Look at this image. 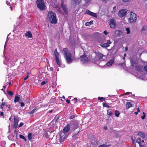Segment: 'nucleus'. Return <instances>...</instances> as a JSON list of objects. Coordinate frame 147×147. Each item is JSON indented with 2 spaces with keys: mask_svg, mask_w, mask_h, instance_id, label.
I'll use <instances>...</instances> for the list:
<instances>
[{
  "mask_svg": "<svg viewBox=\"0 0 147 147\" xmlns=\"http://www.w3.org/2000/svg\"><path fill=\"white\" fill-rule=\"evenodd\" d=\"M0 115L1 116H3L4 115L3 113V112H1L0 113Z\"/></svg>",
  "mask_w": 147,
  "mask_h": 147,
  "instance_id": "obj_58",
  "label": "nucleus"
},
{
  "mask_svg": "<svg viewBox=\"0 0 147 147\" xmlns=\"http://www.w3.org/2000/svg\"><path fill=\"white\" fill-rule=\"evenodd\" d=\"M115 62V60L113 59L107 62L106 63V65L110 67Z\"/></svg>",
  "mask_w": 147,
  "mask_h": 147,
  "instance_id": "obj_15",
  "label": "nucleus"
},
{
  "mask_svg": "<svg viewBox=\"0 0 147 147\" xmlns=\"http://www.w3.org/2000/svg\"><path fill=\"white\" fill-rule=\"evenodd\" d=\"M137 109V112H140V110H139V108H138Z\"/></svg>",
  "mask_w": 147,
  "mask_h": 147,
  "instance_id": "obj_61",
  "label": "nucleus"
},
{
  "mask_svg": "<svg viewBox=\"0 0 147 147\" xmlns=\"http://www.w3.org/2000/svg\"><path fill=\"white\" fill-rule=\"evenodd\" d=\"M117 9L116 8V6H115L114 7H113V10L111 11V12L113 13H114L116 12Z\"/></svg>",
  "mask_w": 147,
  "mask_h": 147,
  "instance_id": "obj_29",
  "label": "nucleus"
},
{
  "mask_svg": "<svg viewBox=\"0 0 147 147\" xmlns=\"http://www.w3.org/2000/svg\"><path fill=\"white\" fill-rule=\"evenodd\" d=\"M104 56L102 54L99 53L98 54V58L99 59L100 61H102L103 59V57Z\"/></svg>",
  "mask_w": 147,
  "mask_h": 147,
  "instance_id": "obj_20",
  "label": "nucleus"
},
{
  "mask_svg": "<svg viewBox=\"0 0 147 147\" xmlns=\"http://www.w3.org/2000/svg\"><path fill=\"white\" fill-rule=\"evenodd\" d=\"M25 36L27 38H30L32 37V34L30 31H28L26 33Z\"/></svg>",
  "mask_w": 147,
  "mask_h": 147,
  "instance_id": "obj_16",
  "label": "nucleus"
},
{
  "mask_svg": "<svg viewBox=\"0 0 147 147\" xmlns=\"http://www.w3.org/2000/svg\"><path fill=\"white\" fill-rule=\"evenodd\" d=\"M7 92L8 94L10 96H12L13 94V93L11 91L7 90Z\"/></svg>",
  "mask_w": 147,
  "mask_h": 147,
  "instance_id": "obj_30",
  "label": "nucleus"
},
{
  "mask_svg": "<svg viewBox=\"0 0 147 147\" xmlns=\"http://www.w3.org/2000/svg\"><path fill=\"white\" fill-rule=\"evenodd\" d=\"M139 146L140 147H145L144 144H140Z\"/></svg>",
  "mask_w": 147,
  "mask_h": 147,
  "instance_id": "obj_49",
  "label": "nucleus"
},
{
  "mask_svg": "<svg viewBox=\"0 0 147 147\" xmlns=\"http://www.w3.org/2000/svg\"><path fill=\"white\" fill-rule=\"evenodd\" d=\"M55 60L57 65L60 66L61 65V63L59 59H56Z\"/></svg>",
  "mask_w": 147,
  "mask_h": 147,
  "instance_id": "obj_26",
  "label": "nucleus"
},
{
  "mask_svg": "<svg viewBox=\"0 0 147 147\" xmlns=\"http://www.w3.org/2000/svg\"><path fill=\"white\" fill-rule=\"evenodd\" d=\"M66 102L67 103H69L70 102V101L68 100H66Z\"/></svg>",
  "mask_w": 147,
  "mask_h": 147,
  "instance_id": "obj_57",
  "label": "nucleus"
},
{
  "mask_svg": "<svg viewBox=\"0 0 147 147\" xmlns=\"http://www.w3.org/2000/svg\"><path fill=\"white\" fill-rule=\"evenodd\" d=\"M70 125H67L65 126L63 129V131L64 132H61L60 135V142H62L65 138H66L67 137L66 135H65V133L68 132L70 128Z\"/></svg>",
  "mask_w": 147,
  "mask_h": 147,
  "instance_id": "obj_3",
  "label": "nucleus"
},
{
  "mask_svg": "<svg viewBox=\"0 0 147 147\" xmlns=\"http://www.w3.org/2000/svg\"><path fill=\"white\" fill-rule=\"evenodd\" d=\"M141 31L143 32H145L147 31V27L146 26H144L141 29Z\"/></svg>",
  "mask_w": 147,
  "mask_h": 147,
  "instance_id": "obj_24",
  "label": "nucleus"
},
{
  "mask_svg": "<svg viewBox=\"0 0 147 147\" xmlns=\"http://www.w3.org/2000/svg\"><path fill=\"white\" fill-rule=\"evenodd\" d=\"M19 136H20V138L22 139H24L25 141H26V138L24 136H23V135H20Z\"/></svg>",
  "mask_w": 147,
  "mask_h": 147,
  "instance_id": "obj_33",
  "label": "nucleus"
},
{
  "mask_svg": "<svg viewBox=\"0 0 147 147\" xmlns=\"http://www.w3.org/2000/svg\"><path fill=\"white\" fill-rule=\"evenodd\" d=\"M53 131H51V132L50 131H49L48 132H46L45 133V136L47 137V138H49V137H50L49 136H50V134L51 133H53Z\"/></svg>",
  "mask_w": 147,
  "mask_h": 147,
  "instance_id": "obj_21",
  "label": "nucleus"
},
{
  "mask_svg": "<svg viewBox=\"0 0 147 147\" xmlns=\"http://www.w3.org/2000/svg\"><path fill=\"white\" fill-rule=\"evenodd\" d=\"M62 52L64 55L67 63L69 64L71 63L73 61L71 59V54L68 51L67 49L66 48H64Z\"/></svg>",
  "mask_w": 147,
  "mask_h": 147,
  "instance_id": "obj_2",
  "label": "nucleus"
},
{
  "mask_svg": "<svg viewBox=\"0 0 147 147\" xmlns=\"http://www.w3.org/2000/svg\"><path fill=\"white\" fill-rule=\"evenodd\" d=\"M130 93L129 92H127L122 95H121V96H123V95H128V94H129Z\"/></svg>",
  "mask_w": 147,
  "mask_h": 147,
  "instance_id": "obj_47",
  "label": "nucleus"
},
{
  "mask_svg": "<svg viewBox=\"0 0 147 147\" xmlns=\"http://www.w3.org/2000/svg\"><path fill=\"white\" fill-rule=\"evenodd\" d=\"M50 70L51 71H52L53 69V68L52 67H50Z\"/></svg>",
  "mask_w": 147,
  "mask_h": 147,
  "instance_id": "obj_64",
  "label": "nucleus"
},
{
  "mask_svg": "<svg viewBox=\"0 0 147 147\" xmlns=\"http://www.w3.org/2000/svg\"><path fill=\"white\" fill-rule=\"evenodd\" d=\"M103 106L104 107H106L108 108L110 107L106 103H103Z\"/></svg>",
  "mask_w": 147,
  "mask_h": 147,
  "instance_id": "obj_41",
  "label": "nucleus"
},
{
  "mask_svg": "<svg viewBox=\"0 0 147 147\" xmlns=\"http://www.w3.org/2000/svg\"><path fill=\"white\" fill-rule=\"evenodd\" d=\"M74 117V115H72L70 117V119H73Z\"/></svg>",
  "mask_w": 147,
  "mask_h": 147,
  "instance_id": "obj_55",
  "label": "nucleus"
},
{
  "mask_svg": "<svg viewBox=\"0 0 147 147\" xmlns=\"http://www.w3.org/2000/svg\"><path fill=\"white\" fill-rule=\"evenodd\" d=\"M116 22L115 19H112L110 21L109 26L112 28H114L116 26Z\"/></svg>",
  "mask_w": 147,
  "mask_h": 147,
  "instance_id": "obj_9",
  "label": "nucleus"
},
{
  "mask_svg": "<svg viewBox=\"0 0 147 147\" xmlns=\"http://www.w3.org/2000/svg\"><path fill=\"white\" fill-rule=\"evenodd\" d=\"M14 133H15L17 135L18 134V132H17V131H16V130H15L14 131Z\"/></svg>",
  "mask_w": 147,
  "mask_h": 147,
  "instance_id": "obj_60",
  "label": "nucleus"
},
{
  "mask_svg": "<svg viewBox=\"0 0 147 147\" xmlns=\"http://www.w3.org/2000/svg\"><path fill=\"white\" fill-rule=\"evenodd\" d=\"M61 6L65 14L67 15L68 14V10L66 6L63 4V2L62 3Z\"/></svg>",
  "mask_w": 147,
  "mask_h": 147,
  "instance_id": "obj_14",
  "label": "nucleus"
},
{
  "mask_svg": "<svg viewBox=\"0 0 147 147\" xmlns=\"http://www.w3.org/2000/svg\"><path fill=\"white\" fill-rule=\"evenodd\" d=\"M127 12V10L126 9H122L120 10L118 13V15L120 18H122L125 16Z\"/></svg>",
  "mask_w": 147,
  "mask_h": 147,
  "instance_id": "obj_7",
  "label": "nucleus"
},
{
  "mask_svg": "<svg viewBox=\"0 0 147 147\" xmlns=\"http://www.w3.org/2000/svg\"><path fill=\"white\" fill-rule=\"evenodd\" d=\"M110 145L109 144H102L98 146V147H109Z\"/></svg>",
  "mask_w": 147,
  "mask_h": 147,
  "instance_id": "obj_28",
  "label": "nucleus"
},
{
  "mask_svg": "<svg viewBox=\"0 0 147 147\" xmlns=\"http://www.w3.org/2000/svg\"><path fill=\"white\" fill-rule=\"evenodd\" d=\"M132 107V104L130 102H127L126 103V107L127 109Z\"/></svg>",
  "mask_w": 147,
  "mask_h": 147,
  "instance_id": "obj_25",
  "label": "nucleus"
},
{
  "mask_svg": "<svg viewBox=\"0 0 147 147\" xmlns=\"http://www.w3.org/2000/svg\"><path fill=\"white\" fill-rule=\"evenodd\" d=\"M115 115L117 117H118L119 115L120 114V113L118 112V111L117 110L115 111Z\"/></svg>",
  "mask_w": 147,
  "mask_h": 147,
  "instance_id": "obj_32",
  "label": "nucleus"
},
{
  "mask_svg": "<svg viewBox=\"0 0 147 147\" xmlns=\"http://www.w3.org/2000/svg\"><path fill=\"white\" fill-rule=\"evenodd\" d=\"M20 98L18 96H16L15 97L14 102L15 103H16L17 102H18L20 100Z\"/></svg>",
  "mask_w": 147,
  "mask_h": 147,
  "instance_id": "obj_22",
  "label": "nucleus"
},
{
  "mask_svg": "<svg viewBox=\"0 0 147 147\" xmlns=\"http://www.w3.org/2000/svg\"><path fill=\"white\" fill-rule=\"evenodd\" d=\"M121 34V32L119 30H116L115 33L116 36H119Z\"/></svg>",
  "mask_w": 147,
  "mask_h": 147,
  "instance_id": "obj_19",
  "label": "nucleus"
},
{
  "mask_svg": "<svg viewBox=\"0 0 147 147\" xmlns=\"http://www.w3.org/2000/svg\"><path fill=\"white\" fill-rule=\"evenodd\" d=\"M24 125V123L23 122H21L18 125V126L19 127H20Z\"/></svg>",
  "mask_w": 147,
  "mask_h": 147,
  "instance_id": "obj_43",
  "label": "nucleus"
},
{
  "mask_svg": "<svg viewBox=\"0 0 147 147\" xmlns=\"http://www.w3.org/2000/svg\"><path fill=\"white\" fill-rule=\"evenodd\" d=\"M85 14L89 15L93 17L97 18V14L96 13H94L89 10L88 9H86V11Z\"/></svg>",
  "mask_w": 147,
  "mask_h": 147,
  "instance_id": "obj_8",
  "label": "nucleus"
},
{
  "mask_svg": "<svg viewBox=\"0 0 147 147\" xmlns=\"http://www.w3.org/2000/svg\"><path fill=\"white\" fill-rule=\"evenodd\" d=\"M70 125L71 127L73 129H75L78 128L79 123L78 122L75 121L73 123H71Z\"/></svg>",
  "mask_w": 147,
  "mask_h": 147,
  "instance_id": "obj_12",
  "label": "nucleus"
},
{
  "mask_svg": "<svg viewBox=\"0 0 147 147\" xmlns=\"http://www.w3.org/2000/svg\"><path fill=\"white\" fill-rule=\"evenodd\" d=\"M80 59L82 62L85 65L89 64L90 62L88 57L84 55L80 57Z\"/></svg>",
  "mask_w": 147,
  "mask_h": 147,
  "instance_id": "obj_6",
  "label": "nucleus"
},
{
  "mask_svg": "<svg viewBox=\"0 0 147 147\" xmlns=\"http://www.w3.org/2000/svg\"><path fill=\"white\" fill-rule=\"evenodd\" d=\"M130 61L131 65L133 67L134 66V64L136 63L132 59L130 60Z\"/></svg>",
  "mask_w": 147,
  "mask_h": 147,
  "instance_id": "obj_36",
  "label": "nucleus"
},
{
  "mask_svg": "<svg viewBox=\"0 0 147 147\" xmlns=\"http://www.w3.org/2000/svg\"><path fill=\"white\" fill-rule=\"evenodd\" d=\"M138 112H134V114L136 115H137L138 113Z\"/></svg>",
  "mask_w": 147,
  "mask_h": 147,
  "instance_id": "obj_63",
  "label": "nucleus"
},
{
  "mask_svg": "<svg viewBox=\"0 0 147 147\" xmlns=\"http://www.w3.org/2000/svg\"><path fill=\"white\" fill-rule=\"evenodd\" d=\"M107 114L109 116H111L112 114V113L111 111H110L109 112V111H107Z\"/></svg>",
  "mask_w": 147,
  "mask_h": 147,
  "instance_id": "obj_42",
  "label": "nucleus"
},
{
  "mask_svg": "<svg viewBox=\"0 0 147 147\" xmlns=\"http://www.w3.org/2000/svg\"><path fill=\"white\" fill-rule=\"evenodd\" d=\"M47 18L51 24H56L57 22L56 16L55 13L54 12L49 11L48 14Z\"/></svg>",
  "mask_w": 147,
  "mask_h": 147,
  "instance_id": "obj_1",
  "label": "nucleus"
},
{
  "mask_svg": "<svg viewBox=\"0 0 147 147\" xmlns=\"http://www.w3.org/2000/svg\"><path fill=\"white\" fill-rule=\"evenodd\" d=\"M4 63L5 65H7L8 67L11 66V61L7 57L5 58V59L4 61Z\"/></svg>",
  "mask_w": 147,
  "mask_h": 147,
  "instance_id": "obj_13",
  "label": "nucleus"
},
{
  "mask_svg": "<svg viewBox=\"0 0 147 147\" xmlns=\"http://www.w3.org/2000/svg\"><path fill=\"white\" fill-rule=\"evenodd\" d=\"M54 55L55 57V59H59V53L57 52L56 49H55L54 51Z\"/></svg>",
  "mask_w": 147,
  "mask_h": 147,
  "instance_id": "obj_17",
  "label": "nucleus"
},
{
  "mask_svg": "<svg viewBox=\"0 0 147 147\" xmlns=\"http://www.w3.org/2000/svg\"><path fill=\"white\" fill-rule=\"evenodd\" d=\"M112 42L110 40H107V42H105L104 44H101L100 45L101 47L107 48L110 46V45L111 44Z\"/></svg>",
  "mask_w": 147,
  "mask_h": 147,
  "instance_id": "obj_10",
  "label": "nucleus"
},
{
  "mask_svg": "<svg viewBox=\"0 0 147 147\" xmlns=\"http://www.w3.org/2000/svg\"><path fill=\"white\" fill-rule=\"evenodd\" d=\"M5 105V103L4 102H2V104L1 105V108L2 109L4 105Z\"/></svg>",
  "mask_w": 147,
  "mask_h": 147,
  "instance_id": "obj_45",
  "label": "nucleus"
},
{
  "mask_svg": "<svg viewBox=\"0 0 147 147\" xmlns=\"http://www.w3.org/2000/svg\"><path fill=\"white\" fill-rule=\"evenodd\" d=\"M36 108H34V109L32 111H31L30 112V114H33L34 113V111H35L36 110Z\"/></svg>",
  "mask_w": 147,
  "mask_h": 147,
  "instance_id": "obj_44",
  "label": "nucleus"
},
{
  "mask_svg": "<svg viewBox=\"0 0 147 147\" xmlns=\"http://www.w3.org/2000/svg\"><path fill=\"white\" fill-rule=\"evenodd\" d=\"M135 68L136 69V70L138 71H140L141 69V67L139 66H136Z\"/></svg>",
  "mask_w": 147,
  "mask_h": 147,
  "instance_id": "obj_34",
  "label": "nucleus"
},
{
  "mask_svg": "<svg viewBox=\"0 0 147 147\" xmlns=\"http://www.w3.org/2000/svg\"><path fill=\"white\" fill-rule=\"evenodd\" d=\"M143 113L144 114L143 116H141V117L142 119H145V113L144 112H143Z\"/></svg>",
  "mask_w": 147,
  "mask_h": 147,
  "instance_id": "obj_40",
  "label": "nucleus"
},
{
  "mask_svg": "<svg viewBox=\"0 0 147 147\" xmlns=\"http://www.w3.org/2000/svg\"><path fill=\"white\" fill-rule=\"evenodd\" d=\"M90 0H85V2L86 5H88L89 4V3L90 2Z\"/></svg>",
  "mask_w": 147,
  "mask_h": 147,
  "instance_id": "obj_38",
  "label": "nucleus"
},
{
  "mask_svg": "<svg viewBox=\"0 0 147 147\" xmlns=\"http://www.w3.org/2000/svg\"><path fill=\"white\" fill-rule=\"evenodd\" d=\"M103 33H104L105 34V35H107V34H108V32H107L106 31V30H105L103 32Z\"/></svg>",
  "mask_w": 147,
  "mask_h": 147,
  "instance_id": "obj_51",
  "label": "nucleus"
},
{
  "mask_svg": "<svg viewBox=\"0 0 147 147\" xmlns=\"http://www.w3.org/2000/svg\"><path fill=\"white\" fill-rule=\"evenodd\" d=\"M25 106V104L23 102H21L20 103V106L21 107H23Z\"/></svg>",
  "mask_w": 147,
  "mask_h": 147,
  "instance_id": "obj_48",
  "label": "nucleus"
},
{
  "mask_svg": "<svg viewBox=\"0 0 147 147\" xmlns=\"http://www.w3.org/2000/svg\"><path fill=\"white\" fill-rule=\"evenodd\" d=\"M81 0H73L74 4L76 5L79 4L81 2Z\"/></svg>",
  "mask_w": 147,
  "mask_h": 147,
  "instance_id": "obj_23",
  "label": "nucleus"
},
{
  "mask_svg": "<svg viewBox=\"0 0 147 147\" xmlns=\"http://www.w3.org/2000/svg\"><path fill=\"white\" fill-rule=\"evenodd\" d=\"M126 31H127V33L128 34H129L130 33L129 29V28H126Z\"/></svg>",
  "mask_w": 147,
  "mask_h": 147,
  "instance_id": "obj_39",
  "label": "nucleus"
},
{
  "mask_svg": "<svg viewBox=\"0 0 147 147\" xmlns=\"http://www.w3.org/2000/svg\"><path fill=\"white\" fill-rule=\"evenodd\" d=\"M107 128L106 127H104V129L105 130H107Z\"/></svg>",
  "mask_w": 147,
  "mask_h": 147,
  "instance_id": "obj_62",
  "label": "nucleus"
},
{
  "mask_svg": "<svg viewBox=\"0 0 147 147\" xmlns=\"http://www.w3.org/2000/svg\"><path fill=\"white\" fill-rule=\"evenodd\" d=\"M123 2H126L128 1L129 0H121Z\"/></svg>",
  "mask_w": 147,
  "mask_h": 147,
  "instance_id": "obj_52",
  "label": "nucleus"
},
{
  "mask_svg": "<svg viewBox=\"0 0 147 147\" xmlns=\"http://www.w3.org/2000/svg\"><path fill=\"white\" fill-rule=\"evenodd\" d=\"M28 78V75H27V76L26 77L24 78V80H26Z\"/></svg>",
  "mask_w": 147,
  "mask_h": 147,
  "instance_id": "obj_54",
  "label": "nucleus"
},
{
  "mask_svg": "<svg viewBox=\"0 0 147 147\" xmlns=\"http://www.w3.org/2000/svg\"><path fill=\"white\" fill-rule=\"evenodd\" d=\"M93 21H90L89 22H87L85 23V25L86 26H88L92 24Z\"/></svg>",
  "mask_w": 147,
  "mask_h": 147,
  "instance_id": "obj_27",
  "label": "nucleus"
},
{
  "mask_svg": "<svg viewBox=\"0 0 147 147\" xmlns=\"http://www.w3.org/2000/svg\"><path fill=\"white\" fill-rule=\"evenodd\" d=\"M120 65L122 66L123 67H124V66H125V63H123L120 64Z\"/></svg>",
  "mask_w": 147,
  "mask_h": 147,
  "instance_id": "obj_50",
  "label": "nucleus"
},
{
  "mask_svg": "<svg viewBox=\"0 0 147 147\" xmlns=\"http://www.w3.org/2000/svg\"><path fill=\"white\" fill-rule=\"evenodd\" d=\"M14 122L13 124V127L16 128L18 125V123L19 121V118L16 117H14Z\"/></svg>",
  "mask_w": 147,
  "mask_h": 147,
  "instance_id": "obj_11",
  "label": "nucleus"
},
{
  "mask_svg": "<svg viewBox=\"0 0 147 147\" xmlns=\"http://www.w3.org/2000/svg\"><path fill=\"white\" fill-rule=\"evenodd\" d=\"M128 50V47H126L125 48V51H127Z\"/></svg>",
  "mask_w": 147,
  "mask_h": 147,
  "instance_id": "obj_56",
  "label": "nucleus"
},
{
  "mask_svg": "<svg viewBox=\"0 0 147 147\" xmlns=\"http://www.w3.org/2000/svg\"><path fill=\"white\" fill-rule=\"evenodd\" d=\"M46 81H43L41 83V84L42 85H43L45 84H46Z\"/></svg>",
  "mask_w": 147,
  "mask_h": 147,
  "instance_id": "obj_46",
  "label": "nucleus"
},
{
  "mask_svg": "<svg viewBox=\"0 0 147 147\" xmlns=\"http://www.w3.org/2000/svg\"><path fill=\"white\" fill-rule=\"evenodd\" d=\"M128 21L131 23L135 22L137 20L136 14L133 12H131L128 15Z\"/></svg>",
  "mask_w": 147,
  "mask_h": 147,
  "instance_id": "obj_5",
  "label": "nucleus"
},
{
  "mask_svg": "<svg viewBox=\"0 0 147 147\" xmlns=\"http://www.w3.org/2000/svg\"><path fill=\"white\" fill-rule=\"evenodd\" d=\"M37 7L40 10H44L45 9V5L44 0H37Z\"/></svg>",
  "mask_w": 147,
  "mask_h": 147,
  "instance_id": "obj_4",
  "label": "nucleus"
},
{
  "mask_svg": "<svg viewBox=\"0 0 147 147\" xmlns=\"http://www.w3.org/2000/svg\"><path fill=\"white\" fill-rule=\"evenodd\" d=\"M144 68L146 71L147 72V66H144Z\"/></svg>",
  "mask_w": 147,
  "mask_h": 147,
  "instance_id": "obj_53",
  "label": "nucleus"
},
{
  "mask_svg": "<svg viewBox=\"0 0 147 147\" xmlns=\"http://www.w3.org/2000/svg\"><path fill=\"white\" fill-rule=\"evenodd\" d=\"M98 99L99 100H102V101H104L105 100V98L103 97H98Z\"/></svg>",
  "mask_w": 147,
  "mask_h": 147,
  "instance_id": "obj_37",
  "label": "nucleus"
},
{
  "mask_svg": "<svg viewBox=\"0 0 147 147\" xmlns=\"http://www.w3.org/2000/svg\"><path fill=\"white\" fill-rule=\"evenodd\" d=\"M138 135L143 138H145V134L143 132H139L138 133Z\"/></svg>",
  "mask_w": 147,
  "mask_h": 147,
  "instance_id": "obj_18",
  "label": "nucleus"
},
{
  "mask_svg": "<svg viewBox=\"0 0 147 147\" xmlns=\"http://www.w3.org/2000/svg\"><path fill=\"white\" fill-rule=\"evenodd\" d=\"M6 106L8 108H9L10 107V105H6Z\"/></svg>",
  "mask_w": 147,
  "mask_h": 147,
  "instance_id": "obj_59",
  "label": "nucleus"
},
{
  "mask_svg": "<svg viewBox=\"0 0 147 147\" xmlns=\"http://www.w3.org/2000/svg\"><path fill=\"white\" fill-rule=\"evenodd\" d=\"M141 140L140 138H138L136 141V142L138 143L139 145L140 144H141Z\"/></svg>",
  "mask_w": 147,
  "mask_h": 147,
  "instance_id": "obj_35",
  "label": "nucleus"
},
{
  "mask_svg": "<svg viewBox=\"0 0 147 147\" xmlns=\"http://www.w3.org/2000/svg\"><path fill=\"white\" fill-rule=\"evenodd\" d=\"M32 134L31 133H29L28 134V138L29 140H30L32 138Z\"/></svg>",
  "mask_w": 147,
  "mask_h": 147,
  "instance_id": "obj_31",
  "label": "nucleus"
}]
</instances>
